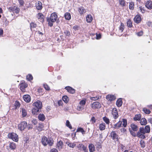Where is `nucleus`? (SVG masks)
I'll list each match as a JSON object with an SVG mask.
<instances>
[{"mask_svg": "<svg viewBox=\"0 0 152 152\" xmlns=\"http://www.w3.org/2000/svg\"><path fill=\"white\" fill-rule=\"evenodd\" d=\"M33 105L34 107L32 110V113L34 115L37 114L39 110L41 109L42 108V103L40 100H38L33 103Z\"/></svg>", "mask_w": 152, "mask_h": 152, "instance_id": "nucleus-1", "label": "nucleus"}, {"mask_svg": "<svg viewBox=\"0 0 152 152\" xmlns=\"http://www.w3.org/2000/svg\"><path fill=\"white\" fill-rule=\"evenodd\" d=\"M58 15L56 12H54L51 13L50 18L47 19L48 26L50 27H52L53 25V23H54L56 21Z\"/></svg>", "mask_w": 152, "mask_h": 152, "instance_id": "nucleus-2", "label": "nucleus"}, {"mask_svg": "<svg viewBox=\"0 0 152 152\" xmlns=\"http://www.w3.org/2000/svg\"><path fill=\"white\" fill-rule=\"evenodd\" d=\"M41 141L42 144L44 146H46L48 144L49 146H51L53 144V139L48 138L46 137L43 136L41 138Z\"/></svg>", "mask_w": 152, "mask_h": 152, "instance_id": "nucleus-3", "label": "nucleus"}, {"mask_svg": "<svg viewBox=\"0 0 152 152\" xmlns=\"http://www.w3.org/2000/svg\"><path fill=\"white\" fill-rule=\"evenodd\" d=\"M8 137L15 142H18L19 140L18 134L13 132L9 133L8 135Z\"/></svg>", "mask_w": 152, "mask_h": 152, "instance_id": "nucleus-4", "label": "nucleus"}, {"mask_svg": "<svg viewBox=\"0 0 152 152\" xmlns=\"http://www.w3.org/2000/svg\"><path fill=\"white\" fill-rule=\"evenodd\" d=\"M145 133L144 128L140 127L139 131L137 132V136L142 139H144L145 138V136L144 135Z\"/></svg>", "mask_w": 152, "mask_h": 152, "instance_id": "nucleus-5", "label": "nucleus"}, {"mask_svg": "<svg viewBox=\"0 0 152 152\" xmlns=\"http://www.w3.org/2000/svg\"><path fill=\"white\" fill-rule=\"evenodd\" d=\"M20 90L23 92L26 91V88L28 86V84L24 81L21 82L19 85Z\"/></svg>", "mask_w": 152, "mask_h": 152, "instance_id": "nucleus-6", "label": "nucleus"}, {"mask_svg": "<svg viewBox=\"0 0 152 152\" xmlns=\"http://www.w3.org/2000/svg\"><path fill=\"white\" fill-rule=\"evenodd\" d=\"M8 10L10 12H12L17 14L18 13L20 10V8L16 6L9 7Z\"/></svg>", "mask_w": 152, "mask_h": 152, "instance_id": "nucleus-7", "label": "nucleus"}, {"mask_svg": "<svg viewBox=\"0 0 152 152\" xmlns=\"http://www.w3.org/2000/svg\"><path fill=\"white\" fill-rule=\"evenodd\" d=\"M27 126V123L25 121L21 122L18 125V129L20 131L24 130Z\"/></svg>", "mask_w": 152, "mask_h": 152, "instance_id": "nucleus-8", "label": "nucleus"}, {"mask_svg": "<svg viewBox=\"0 0 152 152\" xmlns=\"http://www.w3.org/2000/svg\"><path fill=\"white\" fill-rule=\"evenodd\" d=\"M91 108L94 109H98L100 108L101 104L100 103L97 102H95L91 104Z\"/></svg>", "mask_w": 152, "mask_h": 152, "instance_id": "nucleus-9", "label": "nucleus"}, {"mask_svg": "<svg viewBox=\"0 0 152 152\" xmlns=\"http://www.w3.org/2000/svg\"><path fill=\"white\" fill-rule=\"evenodd\" d=\"M106 99L108 102H111L116 99V97L114 95L109 94L106 96Z\"/></svg>", "mask_w": 152, "mask_h": 152, "instance_id": "nucleus-10", "label": "nucleus"}, {"mask_svg": "<svg viewBox=\"0 0 152 152\" xmlns=\"http://www.w3.org/2000/svg\"><path fill=\"white\" fill-rule=\"evenodd\" d=\"M112 113L113 118L115 119H117L119 115L118 110L116 108H113L112 110Z\"/></svg>", "mask_w": 152, "mask_h": 152, "instance_id": "nucleus-11", "label": "nucleus"}, {"mask_svg": "<svg viewBox=\"0 0 152 152\" xmlns=\"http://www.w3.org/2000/svg\"><path fill=\"white\" fill-rule=\"evenodd\" d=\"M110 136L113 140H116L117 141L118 140V136L115 131H113L110 133Z\"/></svg>", "mask_w": 152, "mask_h": 152, "instance_id": "nucleus-12", "label": "nucleus"}, {"mask_svg": "<svg viewBox=\"0 0 152 152\" xmlns=\"http://www.w3.org/2000/svg\"><path fill=\"white\" fill-rule=\"evenodd\" d=\"M134 21L135 23L137 24H139L141 23L142 21V18L140 15L137 14L134 17Z\"/></svg>", "mask_w": 152, "mask_h": 152, "instance_id": "nucleus-13", "label": "nucleus"}, {"mask_svg": "<svg viewBox=\"0 0 152 152\" xmlns=\"http://www.w3.org/2000/svg\"><path fill=\"white\" fill-rule=\"evenodd\" d=\"M64 88L67 90V92L70 94H74L75 93V90L69 86H66Z\"/></svg>", "mask_w": 152, "mask_h": 152, "instance_id": "nucleus-14", "label": "nucleus"}, {"mask_svg": "<svg viewBox=\"0 0 152 152\" xmlns=\"http://www.w3.org/2000/svg\"><path fill=\"white\" fill-rule=\"evenodd\" d=\"M23 98L24 101L27 103L29 102L31 100V96L28 94L24 95Z\"/></svg>", "mask_w": 152, "mask_h": 152, "instance_id": "nucleus-15", "label": "nucleus"}, {"mask_svg": "<svg viewBox=\"0 0 152 152\" xmlns=\"http://www.w3.org/2000/svg\"><path fill=\"white\" fill-rule=\"evenodd\" d=\"M78 11L80 14V15H83L84 13L86 12V10L83 7H81L78 9Z\"/></svg>", "mask_w": 152, "mask_h": 152, "instance_id": "nucleus-16", "label": "nucleus"}, {"mask_svg": "<svg viewBox=\"0 0 152 152\" xmlns=\"http://www.w3.org/2000/svg\"><path fill=\"white\" fill-rule=\"evenodd\" d=\"M37 18L40 22H43L44 21L45 17L42 13H38L37 14Z\"/></svg>", "mask_w": 152, "mask_h": 152, "instance_id": "nucleus-17", "label": "nucleus"}, {"mask_svg": "<svg viewBox=\"0 0 152 152\" xmlns=\"http://www.w3.org/2000/svg\"><path fill=\"white\" fill-rule=\"evenodd\" d=\"M43 35V34L39 31H36L35 35V37L37 39H39V40L41 37H42Z\"/></svg>", "mask_w": 152, "mask_h": 152, "instance_id": "nucleus-18", "label": "nucleus"}, {"mask_svg": "<svg viewBox=\"0 0 152 152\" xmlns=\"http://www.w3.org/2000/svg\"><path fill=\"white\" fill-rule=\"evenodd\" d=\"M146 7L149 10L152 9V1H148L145 4Z\"/></svg>", "mask_w": 152, "mask_h": 152, "instance_id": "nucleus-19", "label": "nucleus"}, {"mask_svg": "<svg viewBox=\"0 0 152 152\" xmlns=\"http://www.w3.org/2000/svg\"><path fill=\"white\" fill-rule=\"evenodd\" d=\"M122 124V121H119L117 123L114 125L113 128L115 129H118L120 128Z\"/></svg>", "mask_w": 152, "mask_h": 152, "instance_id": "nucleus-20", "label": "nucleus"}, {"mask_svg": "<svg viewBox=\"0 0 152 152\" xmlns=\"http://www.w3.org/2000/svg\"><path fill=\"white\" fill-rule=\"evenodd\" d=\"M36 7L37 10H41L42 8V4L40 1H38L36 4Z\"/></svg>", "mask_w": 152, "mask_h": 152, "instance_id": "nucleus-21", "label": "nucleus"}, {"mask_svg": "<svg viewBox=\"0 0 152 152\" xmlns=\"http://www.w3.org/2000/svg\"><path fill=\"white\" fill-rule=\"evenodd\" d=\"M38 118L39 121H42L45 119V116L43 113L39 114L38 116Z\"/></svg>", "mask_w": 152, "mask_h": 152, "instance_id": "nucleus-22", "label": "nucleus"}, {"mask_svg": "<svg viewBox=\"0 0 152 152\" xmlns=\"http://www.w3.org/2000/svg\"><path fill=\"white\" fill-rule=\"evenodd\" d=\"M123 102L121 98H119L116 101V105L118 107H120L122 105Z\"/></svg>", "mask_w": 152, "mask_h": 152, "instance_id": "nucleus-23", "label": "nucleus"}, {"mask_svg": "<svg viewBox=\"0 0 152 152\" xmlns=\"http://www.w3.org/2000/svg\"><path fill=\"white\" fill-rule=\"evenodd\" d=\"M88 148L90 152H93L95 150L94 145L92 144H90L88 145Z\"/></svg>", "mask_w": 152, "mask_h": 152, "instance_id": "nucleus-24", "label": "nucleus"}, {"mask_svg": "<svg viewBox=\"0 0 152 152\" xmlns=\"http://www.w3.org/2000/svg\"><path fill=\"white\" fill-rule=\"evenodd\" d=\"M57 148L59 149H61L62 148L63 145V142L61 140L57 142Z\"/></svg>", "mask_w": 152, "mask_h": 152, "instance_id": "nucleus-25", "label": "nucleus"}, {"mask_svg": "<svg viewBox=\"0 0 152 152\" xmlns=\"http://www.w3.org/2000/svg\"><path fill=\"white\" fill-rule=\"evenodd\" d=\"M141 115L140 114H136L135 115L134 117L133 118V120L134 121H140L141 119Z\"/></svg>", "mask_w": 152, "mask_h": 152, "instance_id": "nucleus-26", "label": "nucleus"}, {"mask_svg": "<svg viewBox=\"0 0 152 152\" xmlns=\"http://www.w3.org/2000/svg\"><path fill=\"white\" fill-rule=\"evenodd\" d=\"M10 148L12 150L15 149L16 147V145L13 142H10L9 144Z\"/></svg>", "mask_w": 152, "mask_h": 152, "instance_id": "nucleus-27", "label": "nucleus"}, {"mask_svg": "<svg viewBox=\"0 0 152 152\" xmlns=\"http://www.w3.org/2000/svg\"><path fill=\"white\" fill-rule=\"evenodd\" d=\"M99 129L101 131H103L105 129L106 125L105 123H103L100 124L99 126Z\"/></svg>", "mask_w": 152, "mask_h": 152, "instance_id": "nucleus-28", "label": "nucleus"}, {"mask_svg": "<svg viewBox=\"0 0 152 152\" xmlns=\"http://www.w3.org/2000/svg\"><path fill=\"white\" fill-rule=\"evenodd\" d=\"M140 123L142 125H145L147 124V121L145 118H142L140 120Z\"/></svg>", "mask_w": 152, "mask_h": 152, "instance_id": "nucleus-29", "label": "nucleus"}, {"mask_svg": "<svg viewBox=\"0 0 152 152\" xmlns=\"http://www.w3.org/2000/svg\"><path fill=\"white\" fill-rule=\"evenodd\" d=\"M93 18L90 15H88L86 17V21L88 23H91L93 20Z\"/></svg>", "mask_w": 152, "mask_h": 152, "instance_id": "nucleus-30", "label": "nucleus"}, {"mask_svg": "<svg viewBox=\"0 0 152 152\" xmlns=\"http://www.w3.org/2000/svg\"><path fill=\"white\" fill-rule=\"evenodd\" d=\"M130 127L134 131H136L137 130L138 127L137 125L133 123L131 124Z\"/></svg>", "mask_w": 152, "mask_h": 152, "instance_id": "nucleus-31", "label": "nucleus"}, {"mask_svg": "<svg viewBox=\"0 0 152 152\" xmlns=\"http://www.w3.org/2000/svg\"><path fill=\"white\" fill-rule=\"evenodd\" d=\"M64 17L66 20H69L71 19V15L70 13L68 12H66L64 15Z\"/></svg>", "mask_w": 152, "mask_h": 152, "instance_id": "nucleus-32", "label": "nucleus"}, {"mask_svg": "<svg viewBox=\"0 0 152 152\" xmlns=\"http://www.w3.org/2000/svg\"><path fill=\"white\" fill-rule=\"evenodd\" d=\"M44 125L42 124H39L37 127V129L39 132H41L44 130Z\"/></svg>", "mask_w": 152, "mask_h": 152, "instance_id": "nucleus-33", "label": "nucleus"}, {"mask_svg": "<svg viewBox=\"0 0 152 152\" xmlns=\"http://www.w3.org/2000/svg\"><path fill=\"white\" fill-rule=\"evenodd\" d=\"M21 112H22V115L23 117H24L27 115V112L26 110L24 108H22Z\"/></svg>", "mask_w": 152, "mask_h": 152, "instance_id": "nucleus-34", "label": "nucleus"}, {"mask_svg": "<svg viewBox=\"0 0 152 152\" xmlns=\"http://www.w3.org/2000/svg\"><path fill=\"white\" fill-rule=\"evenodd\" d=\"M125 28L124 25L122 22H121L120 24V25L119 27V30L121 32H123Z\"/></svg>", "mask_w": 152, "mask_h": 152, "instance_id": "nucleus-35", "label": "nucleus"}, {"mask_svg": "<svg viewBox=\"0 0 152 152\" xmlns=\"http://www.w3.org/2000/svg\"><path fill=\"white\" fill-rule=\"evenodd\" d=\"M119 2L120 5L122 7L126 6V2L125 0H119Z\"/></svg>", "mask_w": 152, "mask_h": 152, "instance_id": "nucleus-36", "label": "nucleus"}, {"mask_svg": "<svg viewBox=\"0 0 152 152\" xmlns=\"http://www.w3.org/2000/svg\"><path fill=\"white\" fill-rule=\"evenodd\" d=\"M37 91L40 95H43L44 93L43 88L40 87L37 89Z\"/></svg>", "mask_w": 152, "mask_h": 152, "instance_id": "nucleus-37", "label": "nucleus"}, {"mask_svg": "<svg viewBox=\"0 0 152 152\" xmlns=\"http://www.w3.org/2000/svg\"><path fill=\"white\" fill-rule=\"evenodd\" d=\"M144 129L145 133H150V127L149 125L145 126Z\"/></svg>", "mask_w": 152, "mask_h": 152, "instance_id": "nucleus-38", "label": "nucleus"}, {"mask_svg": "<svg viewBox=\"0 0 152 152\" xmlns=\"http://www.w3.org/2000/svg\"><path fill=\"white\" fill-rule=\"evenodd\" d=\"M20 104L19 103V102L17 100L16 101L15 103L14 106L15 107V109H16L20 107Z\"/></svg>", "mask_w": 152, "mask_h": 152, "instance_id": "nucleus-39", "label": "nucleus"}, {"mask_svg": "<svg viewBox=\"0 0 152 152\" xmlns=\"http://www.w3.org/2000/svg\"><path fill=\"white\" fill-rule=\"evenodd\" d=\"M77 132H81L82 134H85V131L83 129L80 127L78 128L76 130Z\"/></svg>", "mask_w": 152, "mask_h": 152, "instance_id": "nucleus-40", "label": "nucleus"}, {"mask_svg": "<svg viewBox=\"0 0 152 152\" xmlns=\"http://www.w3.org/2000/svg\"><path fill=\"white\" fill-rule=\"evenodd\" d=\"M134 3L132 1H131L129 3V8L131 10H133L134 9Z\"/></svg>", "mask_w": 152, "mask_h": 152, "instance_id": "nucleus-41", "label": "nucleus"}, {"mask_svg": "<svg viewBox=\"0 0 152 152\" xmlns=\"http://www.w3.org/2000/svg\"><path fill=\"white\" fill-rule=\"evenodd\" d=\"M127 24L128 27L129 28H131L132 27V23L130 19H129L127 21Z\"/></svg>", "mask_w": 152, "mask_h": 152, "instance_id": "nucleus-42", "label": "nucleus"}, {"mask_svg": "<svg viewBox=\"0 0 152 152\" xmlns=\"http://www.w3.org/2000/svg\"><path fill=\"white\" fill-rule=\"evenodd\" d=\"M104 121L107 124L109 125L110 123L109 119L107 117L104 116L102 118Z\"/></svg>", "mask_w": 152, "mask_h": 152, "instance_id": "nucleus-43", "label": "nucleus"}, {"mask_svg": "<svg viewBox=\"0 0 152 152\" xmlns=\"http://www.w3.org/2000/svg\"><path fill=\"white\" fill-rule=\"evenodd\" d=\"M142 111L145 114H149L151 113V111L147 109L146 108L144 107L143 108Z\"/></svg>", "mask_w": 152, "mask_h": 152, "instance_id": "nucleus-44", "label": "nucleus"}, {"mask_svg": "<svg viewBox=\"0 0 152 152\" xmlns=\"http://www.w3.org/2000/svg\"><path fill=\"white\" fill-rule=\"evenodd\" d=\"M86 99H84L82 100H81L79 103V104L81 105V106H84L86 104Z\"/></svg>", "mask_w": 152, "mask_h": 152, "instance_id": "nucleus-45", "label": "nucleus"}, {"mask_svg": "<svg viewBox=\"0 0 152 152\" xmlns=\"http://www.w3.org/2000/svg\"><path fill=\"white\" fill-rule=\"evenodd\" d=\"M62 99L64 102L66 103H67L69 101L68 97L66 96H64L62 97Z\"/></svg>", "mask_w": 152, "mask_h": 152, "instance_id": "nucleus-46", "label": "nucleus"}, {"mask_svg": "<svg viewBox=\"0 0 152 152\" xmlns=\"http://www.w3.org/2000/svg\"><path fill=\"white\" fill-rule=\"evenodd\" d=\"M96 148L98 151H99L100 149L102 148L101 144L99 142H97L96 143Z\"/></svg>", "mask_w": 152, "mask_h": 152, "instance_id": "nucleus-47", "label": "nucleus"}, {"mask_svg": "<svg viewBox=\"0 0 152 152\" xmlns=\"http://www.w3.org/2000/svg\"><path fill=\"white\" fill-rule=\"evenodd\" d=\"M123 124H122L123 126L124 127H126L127 126V120L126 119L123 118L122 119Z\"/></svg>", "mask_w": 152, "mask_h": 152, "instance_id": "nucleus-48", "label": "nucleus"}, {"mask_svg": "<svg viewBox=\"0 0 152 152\" xmlns=\"http://www.w3.org/2000/svg\"><path fill=\"white\" fill-rule=\"evenodd\" d=\"M140 144L141 147L142 148H144L145 146V142L143 140H141L140 141Z\"/></svg>", "mask_w": 152, "mask_h": 152, "instance_id": "nucleus-49", "label": "nucleus"}, {"mask_svg": "<svg viewBox=\"0 0 152 152\" xmlns=\"http://www.w3.org/2000/svg\"><path fill=\"white\" fill-rule=\"evenodd\" d=\"M37 26V24L34 22H31L30 23V27L31 29L32 28H36Z\"/></svg>", "mask_w": 152, "mask_h": 152, "instance_id": "nucleus-50", "label": "nucleus"}, {"mask_svg": "<svg viewBox=\"0 0 152 152\" xmlns=\"http://www.w3.org/2000/svg\"><path fill=\"white\" fill-rule=\"evenodd\" d=\"M26 79L28 81H31L33 80V77L31 74H28L26 76Z\"/></svg>", "mask_w": 152, "mask_h": 152, "instance_id": "nucleus-51", "label": "nucleus"}, {"mask_svg": "<svg viewBox=\"0 0 152 152\" xmlns=\"http://www.w3.org/2000/svg\"><path fill=\"white\" fill-rule=\"evenodd\" d=\"M66 126L67 127H68L70 129H72V126L70 124L69 121L68 120L66 121Z\"/></svg>", "mask_w": 152, "mask_h": 152, "instance_id": "nucleus-52", "label": "nucleus"}, {"mask_svg": "<svg viewBox=\"0 0 152 152\" xmlns=\"http://www.w3.org/2000/svg\"><path fill=\"white\" fill-rule=\"evenodd\" d=\"M99 98V96H96L95 97H91L90 98L91 100L94 101L97 100Z\"/></svg>", "mask_w": 152, "mask_h": 152, "instance_id": "nucleus-53", "label": "nucleus"}, {"mask_svg": "<svg viewBox=\"0 0 152 152\" xmlns=\"http://www.w3.org/2000/svg\"><path fill=\"white\" fill-rule=\"evenodd\" d=\"M43 86L46 90L49 91L50 90V87L47 84H44L43 85Z\"/></svg>", "mask_w": 152, "mask_h": 152, "instance_id": "nucleus-54", "label": "nucleus"}, {"mask_svg": "<svg viewBox=\"0 0 152 152\" xmlns=\"http://www.w3.org/2000/svg\"><path fill=\"white\" fill-rule=\"evenodd\" d=\"M83 106L78 105L77 107V110L78 111H82L84 109Z\"/></svg>", "mask_w": 152, "mask_h": 152, "instance_id": "nucleus-55", "label": "nucleus"}, {"mask_svg": "<svg viewBox=\"0 0 152 152\" xmlns=\"http://www.w3.org/2000/svg\"><path fill=\"white\" fill-rule=\"evenodd\" d=\"M19 3L20 7H23L24 6V2L23 0H18Z\"/></svg>", "mask_w": 152, "mask_h": 152, "instance_id": "nucleus-56", "label": "nucleus"}, {"mask_svg": "<svg viewBox=\"0 0 152 152\" xmlns=\"http://www.w3.org/2000/svg\"><path fill=\"white\" fill-rule=\"evenodd\" d=\"M64 33L66 36L69 37L70 35V33L69 31L67 30H65L64 32Z\"/></svg>", "mask_w": 152, "mask_h": 152, "instance_id": "nucleus-57", "label": "nucleus"}, {"mask_svg": "<svg viewBox=\"0 0 152 152\" xmlns=\"http://www.w3.org/2000/svg\"><path fill=\"white\" fill-rule=\"evenodd\" d=\"M90 121L91 122L92 124L95 123L96 122V119L94 117H92Z\"/></svg>", "mask_w": 152, "mask_h": 152, "instance_id": "nucleus-58", "label": "nucleus"}, {"mask_svg": "<svg viewBox=\"0 0 152 152\" xmlns=\"http://www.w3.org/2000/svg\"><path fill=\"white\" fill-rule=\"evenodd\" d=\"M130 132L132 135L134 137H136L137 136V133L136 134L134 131L132 130L130 131Z\"/></svg>", "mask_w": 152, "mask_h": 152, "instance_id": "nucleus-59", "label": "nucleus"}, {"mask_svg": "<svg viewBox=\"0 0 152 152\" xmlns=\"http://www.w3.org/2000/svg\"><path fill=\"white\" fill-rule=\"evenodd\" d=\"M84 145L83 144L81 143L79 144L77 146V148L79 150H81L82 149L83 146Z\"/></svg>", "mask_w": 152, "mask_h": 152, "instance_id": "nucleus-60", "label": "nucleus"}, {"mask_svg": "<svg viewBox=\"0 0 152 152\" xmlns=\"http://www.w3.org/2000/svg\"><path fill=\"white\" fill-rule=\"evenodd\" d=\"M68 145L70 147L73 148L75 146L76 144L74 143H69L68 144Z\"/></svg>", "mask_w": 152, "mask_h": 152, "instance_id": "nucleus-61", "label": "nucleus"}, {"mask_svg": "<svg viewBox=\"0 0 152 152\" xmlns=\"http://www.w3.org/2000/svg\"><path fill=\"white\" fill-rule=\"evenodd\" d=\"M124 147L125 146L122 144H120L118 146L119 148L121 149L122 151H123L124 149Z\"/></svg>", "mask_w": 152, "mask_h": 152, "instance_id": "nucleus-62", "label": "nucleus"}, {"mask_svg": "<svg viewBox=\"0 0 152 152\" xmlns=\"http://www.w3.org/2000/svg\"><path fill=\"white\" fill-rule=\"evenodd\" d=\"M82 149L84 152H88V150L87 149V147L85 146L84 145L83 146Z\"/></svg>", "mask_w": 152, "mask_h": 152, "instance_id": "nucleus-63", "label": "nucleus"}, {"mask_svg": "<svg viewBox=\"0 0 152 152\" xmlns=\"http://www.w3.org/2000/svg\"><path fill=\"white\" fill-rule=\"evenodd\" d=\"M147 24L149 27H151L152 28V21H148L147 23Z\"/></svg>", "mask_w": 152, "mask_h": 152, "instance_id": "nucleus-64", "label": "nucleus"}]
</instances>
